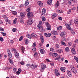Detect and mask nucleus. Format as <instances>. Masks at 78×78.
<instances>
[{
    "mask_svg": "<svg viewBox=\"0 0 78 78\" xmlns=\"http://www.w3.org/2000/svg\"><path fill=\"white\" fill-rule=\"evenodd\" d=\"M12 51H14L15 53V56L16 57V58H19V53L18 52H17V51L16 49L15 48H13L12 49Z\"/></svg>",
    "mask_w": 78,
    "mask_h": 78,
    "instance_id": "nucleus-1",
    "label": "nucleus"
},
{
    "mask_svg": "<svg viewBox=\"0 0 78 78\" xmlns=\"http://www.w3.org/2000/svg\"><path fill=\"white\" fill-rule=\"evenodd\" d=\"M71 68L72 72H73V73H75V74H76V73L77 72V71L76 70V69L75 68H74V67L73 66H71Z\"/></svg>",
    "mask_w": 78,
    "mask_h": 78,
    "instance_id": "nucleus-2",
    "label": "nucleus"
},
{
    "mask_svg": "<svg viewBox=\"0 0 78 78\" xmlns=\"http://www.w3.org/2000/svg\"><path fill=\"white\" fill-rule=\"evenodd\" d=\"M33 23V19L31 18L29 20L28 22H27V24L28 25H30Z\"/></svg>",
    "mask_w": 78,
    "mask_h": 78,
    "instance_id": "nucleus-3",
    "label": "nucleus"
},
{
    "mask_svg": "<svg viewBox=\"0 0 78 78\" xmlns=\"http://www.w3.org/2000/svg\"><path fill=\"white\" fill-rule=\"evenodd\" d=\"M27 16L28 17V18H29L33 16V14L31 12H29L27 14Z\"/></svg>",
    "mask_w": 78,
    "mask_h": 78,
    "instance_id": "nucleus-4",
    "label": "nucleus"
},
{
    "mask_svg": "<svg viewBox=\"0 0 78 78\" xmlns=\"http://www.w3.org/2000/svg\"><path fill=\"white\" fill-rule=\"evenodd\" d=\"M46 26L47 27V30H51V26L50 25L49 23H46Z\"/></svg>",
    "mask_w": 78,
    "mask_h": 78,
    "instance_id": "nucleus-5",
    "label": "nucleus"
},
{
    "mask_svg": "<svg viewBox=\"0 0 78 78\" xmlns=\"http://www.w3.org/2000/svg\"><path fill=\"white\" fill-rule=\"evenodd\" d=\"M55 76H58V75H60V73H59L58 70L55 69Z\"/></svg>",
    "mask_w": 78,
    "mask_h": 78,
    "instance_id": "nucleus-6",
    "label": "nucleus"
},
{
    "mask_svg": "<svg viewBox=\"0 0 78 78\" xmlns=\"http://www.w3.org/2000/svg\"><path fill=\"white\" fill-rule=\"evenodd\" d=\"M71 52L74 55H75L76 53V52L75 51V49L74 48H72L71 50Z\"/></svg>",
    "mask_w": 78,
    "mask_h": 78,
    "instance_id": "nucleus-7",
    "label": "nucleus"
},
{
    "mask_svg": "<svg viewBox=\"0 0 78 78\" xmlns=\"http://www.w3.org/2000/svg\"><path fill=\"white\" fill-rule=\"evenodd\" d=\"M67 73L69 77H72V73L69 70H67Z\"/></svg>",
    "mask_w": 78,
    "mask_h": 78,
    "instance_id": "nucleus-8",
    "label": "nucleus"
},
{
    "mask_svg": "<svg viewBox=\"0 0 78 78\" xmlns=\"http://www.w3.org/2000/svg\"><path fill=\"white\" fill-rule=\"evenodd\" d=\"M38 4L40 7H43V3L41 1H38L37 2Z\"/></svg>",
    "mask_w": 78,
    "mask_h": 78,
    "instance_id": "nucleus-9",
    "label": "nucleus"
},
{
    "mask_svg": "<svg viewBox=\"0 0 78 78\" xmlns=\"http://www.w3.org/2000/svg\"><path fill=\"white\" fill-rule=\"evenodd\" d=\"M10 51L9 50H8L7 51L8 55L9 58H11L12 57V54H11V53L10 52Z\"/></svg>",
    "mask_w": 78,
    "mask_h": 78,
    "instance_id": "nucleus-10",
    "label": "nucleus"
},
{
    "mask_svg": "<svg viewBox=\"0 0 78 78\" xmlns=\"http://www.w3.org/2000/svg\"><path fill=\"white\" fill-rule=\"evenodd\" d=\"M45 12H46V10L45 9L43 8L42 11V14L43 16L45 14Z\"/></svg>",
    "mask_w": 78,
    "mask_h": 78,
    "instance_id": "nucleus-11",
    "label": "nucleus"
},
{
    "mask_svg": "<svg viewBox=\"0 0 78 78\" xmlns=\"http://www.w3.org/2000/svg\"><path fill=\"white\" fill-rule=\"evenodd\" d=\"M40 39L41 41V42L42 43H44V37L43 36L41 35L40 36Z\"/></svg>",
    "mask_w": 78,
    "mask_h": 78,
    "instance_id": "nucleus-12",
    "label": "nucleus"
},
{
    "mask_svg": "<svg viewBox=\"0 0 78 78\" xmlns=\"http://www.w3.org/2000/svg\"><path fill=\"white\" fill-rule=\"evenodd\" d=\"M59 5V1H58L56 3L55 5V8H57Z\"/></svg>",
    "mask_w": 78,
    "mask_h": 78,
    "instance_id": "nucleus-13",
    "label": "nucleus"
},
{
    "mask_svg": "<svg viewBox=\"0 0 78 78\" xmlns=\"http://www.w3.org/2000/svg\"><path fill=\"white\" fill-rule=\"evenodd\" d=\"M65 25L67 29H68V30H71V28L69 24H66Z\"/></svg>",
    "mask_w": 78,
    "mask_h": 78,
    "instance_id": "nucleus-14",
    "label": "nucleus"
},
{
    "mask_svg": "<svg viewBox=\"0 0 78 78\" xmlns=\"http://www.w3.org/2000/svg\"><path fill=\"white\" fill-rule=\"evenodd\" d=\"M66 34V32H63L61 33L60 36H61L63 37V36H65Z\"/></svg>",
    "mask_w": 78,
    "mask_h": 78,
    "instance_id": "nucleus-15",
    "label": "nucleus"
},
{
    "mask_svg": "<svg viewBox=\"0 0 78 78\" xmlns=\"http://www.w3.org/2000/svg\"><path fill=\"white\" fill-rule=\"evenodd\" d=\"M60 70L62 72H65L66 71V70L65 69V67H62L60 68Z\"/></svg>",
    "mask_w": 78,
    "mask_h": 78,
    "instance_id": "nucleus-16",
    "label": "nucleus"
},
{
    "mask_svg": "<svg viewBox=\"0 0 78 78\" xmlns=\"http://www.w3.org/2000/svg\"><path fill=\"white\" fill-rule=\"evenodd\" d=\"M51 2H52L51 0H48L47 1V4L49 5H50L51 4Z\"/></svg>",
    "mask_w": 78,
    "mask_h": 78,
    "instance_id": "nucleus-17",
    "label": "nucleus"
},
{
    "mask_svg": "<svg viewBox=\"0 0 78 78\" xmlns=\"http://www.w3.org/2000/svg\"><path fill=\"white\" fill-rule=\"evenodd\" d=\"M30 67L31 69H35L36 68V65L34 64H32V65H30Z\"/></svg>",
    "mask_w": 78,
    "mask_h": 78,
    "instance_id": "nucleus-18",
    "label": "nucleus"
},
{
    "mask_svg": "<svg viewBox=\"0 0 78 78\" xmlns=\"http://www.w3.org/2000/svg\"><path fill=\"white\" fill-rule=\"evenodd\" d=\"M58 15L56 13H54V14H53L52 15L51 18L52 19H54V18H55V17H56V16H57V15Z\"/></svg>",
    "mask_w": 78,
    "mask_h": 78,
    "instance_id": "nucleus-19",
    "label": "nucleus"
},
{
    "mask_svg": "<svg viewBox=\"0 0 78 78\" xmlns=\"http://www.w3.org/2000/svg\"><path fill=\"white\" fill-rule=\"evenodd\" d=\"M20 15L21 17H22L23 18H24L26 15L25 14V13H20Z\"/></svg>",
    "mask_w": 78,
    "mask_h": 78,
    "instance_id": "nucleus-20",
    "label": "nucleus"
},
{
    "mask_svg": "<svg viewBox=\"0 0 78 78\" xmlns=\"http://www.w3.org/2000/svg\"><path fill=\"white\" fill-rule=\"evenodd\" d=\"M41 68H43V69H45V68H46V66L44 64H42L41 65Z\"/></svg>",
    "mask_w": 78,
    "mask_h": 78,
    "instance_id": "nucleus-21",
    "label": "nucleus"
},
{
    "mask_svg": "<svg viewBox=\"0 0 78 78\" xmlns=\"http://www.w3.org/2000/svg\"><path fill=\"white\" fill-rule=\"evenodd\" d=\"M37 27L39 29H41V30H43L44 29L43 27H42V26H41L40 24H39L37 25Z\"/></svg>",
    "mask_w": 78,
    "mask_h": 78,
    "instance_id": "nucleus-22",
    "label": "nucleus"
},
{
    "mask_svg": "<svg viewBox=\"0 0 78 78\" xmlns=\"http://www.w3.org/2000/svg\"><path fill=\"white\" fill-rule=\"evenodd\" d=\"M57 12L58 13H63L64 12V11L62 10H57Z\"/></svg>",
    "mask_w": 78,
    "mask_h": 78,
    "instance_id": "nucleus-23",
    "label": "nucleus"
},
{
    "mask_svg": "<svg viewBox=\"0 0 78 78\" xmlns=\"http://www.w3.org/2000/svg\"><path fill=\"white\" fill-rule=\"evenodd\" d=\"M31 36L32 37H34V38H36L37 36V35L34 34H31Z\"/></svg>",
    "mask_w": 78,
    "mask_h": 78,
    "instance_id": "nucleus-24",
    "label": "nucleus"
},
{
    "mask_svg": "<svg viewBox=\"0 0 78 78\" xmlns=\"http://www.w3.org/2000/svg\"><path fill=\"white\" fill-rule=\"evenodd\" d=\"M9 61L11 64H13L14 62H13V61H12V59L9 58Z\"/></svg>",
    "mask_w": 78,
    "mask_h": 78,
    "instance_id": "nucleus-25",
    "label": "nucleus"
},
{
    "mask_svg": "<svg viewBox=\"0 0 78 78\" xmlns=\"http://www.w3.org/2000/svg\"><path fill=\"white\" fill-rule=\"evenodd\" d=\"M21 49L22 51V52L23 53H24V51H25V48L23 46H22L21 47Z\"/></svg>",
    "mask_w": 78,
    "mask_h": 78,
    "instance_id": "nucleus-26",
    "label": "nucleus"
},
{
    "mask_svg": "<svg viewBox=\"0 0 78 78\" xmlns=\"http://www.w3.org/2000/svg\"><path fill=\"white\" fill-rule=\"evenodd\" d=\"M29 3H30V1H26L25 4V6H27L28 4H29Z\"/></svg>",
    "mask_w": 78,
    "mask_h": 78,
    "instance_id": "nucleus-27",
    "label": "nucleus"
},
{
    "mask_svg": "<svg viewBox=\"0 0 78 78\" xmlns=\"http://www.w3.org/2000/svg\"><path fill=\"white\" fill-rule=\"evenodd\" d=\"M40 51L41 54H44L45 51L43 49H41L40 50Z\"/></svg>",
    "mask_w": 78,
    "mask_h": 78,
    "instance_id": "nucleus-28",
    "label": "nucleus"
},
{
    "mask_svg": "<svg viewBox=\"0 0 78 78\" xmlns=\"http://www.w3.org/2000/svg\"><path fill=\"white\" fill-rule=\"evenodd\" d=\"M10 11H12V13L14 15H16L17 14V12L16 11H12L11 10H10Z\"/></svg>",
    "mask_w": 78,
    "mask_h": 78,
    "instance_id": "nucleus-29",
    "label": "nucleus"
},
{
    "mask_svg": "<svg viewBox=\"0 0 78 78\" xmlns=\"http://www.w3.org/2000/svg\"><path fill=\"white\" fill-rule=\"evenodd\" d=\"M65 51L66 52H69V51H70L69 48V47H67L65 49Z\"/></svg>",
    "mask_w": 78,
    "mask_h": 78,
    "instance_id": "nucleus-30",
    "label": "nucleus"
},
{
    "mask_svg": "<svg viewBox=\"0 0 78 78\" xmlns=\"http://www.w3.org/2000/svg\"><path fill=\"white\" fill-rule=\"evenodd\" d=\"M25 44H28V39H26L24 40Z\"/></svg>",
    "mask_w": 78,
    "mask_h": 78,
    "instance_id": "nucleus-31",
    "label": "nucleus"
},
{
    "mask_svg": "<svg viewBox=\"0 0 78 78\" xmlns=\"http://www.w3.org/2000/svg\"><path fill=\"white\" fill-rule=\"evenodd\" d=\"M20 22L21 23H24V21H23V19L22 18L20 19Z\"/></svg>",
    "mask_w": 78,
    "mask_h": 78,
    "instance_id": "nucleus-32",
    "label": "nucleus"
},
{
    "mask_svg": "<svg viewBox=\"0 0 78 78\" xmlns=\"http://www.w3.org/2000/svg\"><path fill=\"white\" fill-rule=\"evenodd\" d=\"M52 56H53V57H56V56H58V54L56 53H54L52 55Z\"/></svg>",
    "mask_w": 78,
    "mask_h": 78,
    "instance_id": "nucleus-33",
    "label": "nucleus"
},
{
    "mask_svg": "<svg viewBox=\"0 0 78 78\" xmlns=\"http://www.w3.org/2000/svg\"><path fill=\"white\" fill-rule=\"evenodd\" d=\"M16 22H17V18H16L13 21V23H14L15 24L16 23Z\"/></svg>",
    "mask_w": 78,
    "mask_h": 78,
    "instance_id": "nucleus-34",
    "label": "nucleus"
},
{
    "mask_svg": "<svg viewBox=\"0 0 78 78\" xmlns=\"http://www.w3.org/2000/svg\"><path fill=\"white\" fill-rule=\"evenodd\" d=\"M71 11H72V9H69V10L67 12V14H70L71 12Z\"/></svg>",
    "mask_w": 78,
    "mask_h": 78,
    "instance_id": "nucleus-35",
    "label": "nucleus"
},
{
    "mask_svg": "<svg viewBox=\"0 0 78 78\" xmlns=\"http://www.w3.org/2000/svg\"><path fill=\"white\" fill-rule=\"evenodd\" d=\"M26 36L29 39H31V37L30 36V35H29L28 34H27Z\"/></svg>",
    "mask_w": 78,
    "mask_h": 78,
    "instance_id": "nucleus-36",
    "label": "nucleus"
},
{
    "mask_svg": "<svg viewBox=\"0 0 78 78\" xmlns=\"http://www.w3.org/2000/svg\"><path fill=\"white\" fill-rule=\"evenodd\" d=\"M61 43L62 44V45H63L65 46H66V43H65V42H64L63 41H62Z\"/></svg>",
    "mask_w": 78,
    "mask_h": 78,
    "instance_id": "nucleus-37",
    "label": "nucleus"
},
{
    "mask_svg": "<svg viewBox=\"0 0 78 78\" xmlns=\"http://www.w3.org/2000/svg\"><path fill=\"white\" fill-rule=\"evenodd\" d=\"M41 18L43 21H45V20H46L45 18L43 16V17H42Z\"/></svg>",
    "mask_w": 78,
    "mask_h": 78,
    "instance_id": "nucleus-38",
    "label": "nucleus"
},
{
    "mask_svg": "<svg viewBox=\"0 0 78 78\" xmlns=\"http://www.w3.org/2000/svg\"><path fill=\"white\" fill-rule=\"evenodd\" d=\"M34 57H36L37 56V53L36 52L34 55Z\"/></svg>",
    "mask_w": 78,
    "mask_h": 78,
    "instance_id": "nucleus-39",
    "label": "nucleus"
},
{
    "mask_svg": "<svg viewBox=\"0 0 78 78\" xmlns=\"http://www.w3.org/2000/svg\"><path fill=\"white\" fill-rule=\"evenodd\" d=\"M31 11V9H30V8H28L27 9V11L28 12H30V11Z\"/></svg>",
    "mask_w": 78,
    "mask_h": 78,
    "instance_id": "nucleus-40",
    "label": "nucleus"
},
{
    "mask_svg": "<svg viewBox=\"0 0 78 78\" xmlns=\"http://www.w3.org/2000/svg\"><path fill=\"white\" fill-rule=\"evenodd\" d=\"M61 59V58L59 57H57L56 58H55V60H58V59Z\"/></svg>",
    "mask_w": 78,
    "mask_h": 78,
    "instance_id": "nucleus-41",
    "label": "nucleus"
},
{
    "mask_svg": "<svg viewBox=\"0 0 78 78\" xmlns=\"http://www.w3.org/2000/svg\"><path fill=\"white\" fill-rule=\"evenodd\" d=\"M12 30L13 32H16L17 31V29L15 28H13L12 29Z\"/></svg>",
    "mask_w": 78,
    "mask_h": 78,
    "instance_id": "nucleus-42",
    "label": "nucleus"
},
{
    "mask_svg": "<svg viewBox=\"0 0 78 78\" xmlns=\"http://www.w3.org/2000/svg\"><path fill=\"white\" fill-rule=\"evenodd\" d=\"M58 53H61V52H62V51H63V50L62 49V50H58Z\"/></svg>",
    "mask_w": 78,
    "mask_h": 78,
    "instance_id": "nucleus-43",
    "label": "nucleus"
},
{
    "mask_svg": "<svg viewBox=\"0 0 78 78\" xmlns=\"http://www.w3.org/2000/svg\"><path fill=\"white\" fill-rule=\"evenodd\" d=\"M23 37H21L19 39V41H21L23 39Z\"/></svg>",
    "mask_w": 78,
    "mask_h": 78,
    "instance_id": "nucleus-44",
    "label": "nucleus"
},
{
    "mask_svg": "<svg viewBox=\"0 0 78 78\" xmlns=\"http://www.w3.org/2000/svg\"><path fill=\"white\" fill-rule=\"evenodd\" d=\"M1 34H2L3 36H5L6 35V34L4 33L3 32H2Z\"/></svg>",
    "mask_w": 78,
    "mask_h": 78,
    "instance_id": "nucleus-45",
    "label": "nucleus"
},
{
    "mask_svg": "<svg viewBox=\"0 0 78 78\" xmlns=\"http://www.w3.org/2000/svg\"><path fill=\"white\" fill-rule=\"evenodd\" d=\"M0 31H4V29H3V28L0 27Z\"/></svg>",
    "mask_w": 78,
    "mask_h": 78,
    "instance_id": "nucleus-46",
    "label": "nucleus"
},
{
    "mask_svg": "<svg viewBox=\"0 0 78 78\" xmlns=\"http://www.w3.org/2000/svg\"><path fill=\"white\" fill-rule=\"evenodd\" d=\"M47 36V37H50V36H51V34H50V33H49L48 34Z\"/></svg>",
    "mask_w": 78,
    "mask_h": 78,
    "instance_id": "nucleus-47",
    "label": "nucleus"
},
{
    "mask_svg": "<svg viewBox=\"0 0 78 78\" xmlns=\"http://www.w3.org/2000/svg\"><path fill=\"white\" fill-rule=\"evenodd\" d=\"M74 23L76 24H78V20H75L74 21Z\"/></svg>",
    "mask_w": 78,
    "mask_h": 78,
    "instance_id": "nucleus-48",
    "label": "nucleus"
},
{
    "mask_svg": "<svg viewBox=\"0 0 78 78\" xmlns=\"http://www.w3.org/2000/svg\"><path fill=\"white\" fill-rule=\"evenodd\" d=\"M56 33H57V32L54 31L52 33L54 35H56Z\"/></svg>",
    "mask_w": 78,
    "mask_h": 78,
    "instance_id": "nucleus-49",
    "label": "nucleus"
},
{
    "mask_svg": "<svg viewBox=\"0 0 78 78\" xmlns=\"http://www.w3.org/2000/svg\"><path fill=\"white\" fill-rule=\"evenodd\" d=\"M0 40L1 42L3 41V38L2 37H0Z\"/></svg>",
    "mask_w": 78,
    "mask_h": 78,
    "instance_id": "nucleus-50",
    "label": "nucleus"
},
{
    "mask_svg": "<svg viewBox=\"0 0 78 78\" xmlns=\"http://www.w3.org/2000/svg\"><path fill=\"white\" fill-rule=\"evenodd\" d=\"M71 9V11H74L76 9V8L75 7H73Z\"/></svg>",
    "mask_w": 78,
    "mask_h": 78,
    "instance_id": "nucleus-51",
    "label": "nucleus"
},
{
    "mask_svg": "<svg viewBox=\"0 0 78 78\" xmlns=\"http://www.w3.org/2000/svg\"><path fill=\"white\" fill-rule=\"evenodd\" d=\"M62 40L63 41H66V38L65 37H63L62 38Z\"/></svg>",
    "mask_w": 78,
    "mask_h": 78,
    "instance_id": "nucleus-52",
    "label": "nucleus"
},
{
    "mask_svg": "<svg viewBox=\"0 0 78 78\" xmlns=\"http://www.w3.org/2000/svg\"><path fill=\"white\" fill-rule=\"evenodd\" d=\"M69 23V25H72V21H70Z\"/></svg>",
    "mask_w": 78,
    "mask_h": 78,
    "instance_id": "nucleus-53",
    "label": "nucleus"
},
{
    "mask_svg": "<svg viewBox=\"0 0 78 78\" xmlns=\"http://www.w3.org/2000/svg\"><path fill=\"white\" fill-rule=\"evenodd\" d=\"M56 46L57 48H59V45L58 44H56Z\"/></svg>",
    "mask_w": 78,
    "mask_h": 78,
    "instance_id": "nucleus-54",
    "label": "nucleus"
},
{
    "mask_svg": "<svg viewBox=\"0 0 78 78\" xmlns=\"http://www.w3.org/2000/svg\"><path fill=\"white\" fill-rule=\"evenodd\" d=\"M68 45H69V46H71L72 45V43L70 42L68 43Z\"/></svg>",
    "mask_w": 78,
    "mask_h": 78,
    "instance_id": "nucleus-55",
    "label": "nucleus"
},
{
    "mask_svg": "<svg viewBox=\"0 0 78 78\" xmlns=\"http://www.w3.org/2000/svg\"><path fill=\"white\" fill-rule=\"evenodd\" d=\"M74 42H75V43H78V39H76L74 41Z\"/></svg>",
    "mask_w": 78,
    "mask_h": 78,
    "instance_id": "nucleus-56",
    "label": "nucleus"
},
{
    "mask_svg": "<svg viewBox=\"0 0 78 78\" xmlns=\"http://www.w3.org/2000/svg\"><path fill=\"white\" fill-rule=\"evenodd\" d=\"M13 70L14 72H16V70H17V69L16 68H15L13 69Z\"/></svg>",
    "mask_w": 78,
    "mask_h": 78,
    "instance_id": "nucleus-57",
    "label": "nucleus"
},
{
    "mask_svg": "<svg viewBox=\"0 0 78 78\" xmlns=\"http://www.w3.org/2000/svg\"><path fill=\"white\" fill-rule=\"evenodd\" d=\"M10 42L11 44H13L14 43V41H13V40H10Z\"/></svg>",
    "mask_w": 78,
    "mask_h": 78,
    "instance_id": "nucleus-58",
    "label": "nucleus"
},
{
    "mask_svg": "<svg viewBox=\"0 0 78 78\" xmlns=\"http://www.w3.org/2000/svg\"><path fill=\"white\" fill-rule=\"evenodd\" d=\"M71 33L73 34H75V31H74V30H73L71 32Z\"/></svg>",
    "mask_w": 78,
    "mask_h": 78,
    "instance_id": "nucleus-59",
    "label": "nucleus"
},
{
    "mask_svg": "<svg viewBox=\"0 0 78 78\" xmlns=\"http://www.w3.org/2000/svg\"><path fill=\"white\" fill-rule=\"evenodd\" d=\"M44 70V69L43 68H41L40 69V70L41 71V72H43Z\"/></svg>",
    "mask_w": 78,
    "mask_h": 78,
    "instance_id": "nucleus-60",
    "label": "nucleus"
},
{
    "mask_svg": "<svg viewBox=\"0 0 78 78\" xmlns=\"http://www.w3.org/2000/svg\"><path fill=\"white\" fill-rule=\"evenodd\" d=\"M2 16L3 17H4V18L5 19V18H7V16H6V15H3Z\"/></svg>",
    "mask_w": 78,
    "mask_h": 78,
    "instance_id": "nucleus-61",
    "label": "nucleus"
},
{
    "mask_svg": "<svg viewBox=\"0 0 78 78\" xmlns=\"http://www.w3.org/2000/svg\"><path fill=\"white\" fill-rule=\"evenodd\" d=\"M68 2H68V0H65L64 3H67Z\"/></svg>",
    "mask_w": 78,
    "mask_h": 78,
    "instance_id": "nucleus-62",
    "label": "nucleus"
},
{
    "mask_svg": "<svg viewBox=\"0 0 78 78\" xmlns=\"http://www.w3.org/2000/svg\"><path fill=\"white\" fill-rule=\"evenodd\" d=\"M36 43H33V47H36Z\"/></svg>",
    "mask_w": 78,
    "mask_h": 78,
    "instance_id": "nucleus-63",
    "label": "nucleus"
},
{
    "mask_svg": "<svg viewBox=\"0 0 78 78\" xmlns=\"http://www.w3.org/2000/svg\"><path fill=\"white\" fill-rule=\"evenodd\" d=\"M20 64L21 65H24V64H25L24 62H20Z\"/></svg>",
    "mask_w": 78,
    "mask_h": 78,
    "instance_id": "nucleus-64",
    "label": "nucleus"
}]
</instances>
